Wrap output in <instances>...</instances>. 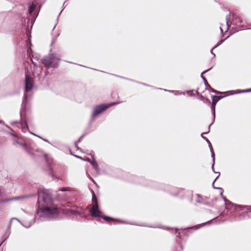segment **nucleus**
Listing matches in <instances>:
<instances>
[{
	"mask_svg": "<svg viewBox=\"0 0 251 251\" xmlns=\"http://www.w3.org/2000/svg\"><path fill=\"white\" fill-rule=\"evenodd\" d=\"M38 207L35 218L40 220H50L56 218L63 210L54 203L51 195L45 190L38 192Z\"/></svg>",
	"mask_w": 251,
	"mask_h": 251,
	"instance_id": "nucleus-1",
	"label": "nucleus"
},
{
	"mask_svg": "<svg viewBox=\"0 0 251 251\" xmlns=\"http://www.w3.org/2000/svg\"><path fill=\"white\" fill-rule=\"evenodd\" d=\"M60 56L54 53H50L42 60V63L47 68H55L60 60Z\"/></svg>",
	"mask_w": 251,
	"mask_h": 251,
	"instance_id": "nucleus-2",
	"label": "nucleus"
},
{
	"mask_svg": "<svg viewBox=\"0 0 251 251\" xmlns=\"http://www.w3.org/2000/svg\"><path fill=\"white\" fill-rule=\"evenodd\" d=\"M27 95V94L24 95V99L23 100L22 104V109L20 112L21 121L20 122V126L21 128L22 131L23 132H26L28 130V128L27 125V119L25 115V106L26 103Z\"/></svg>",
	"mask_w": 251,
	"mask_h": 251,
	"instance_id": "nucleus-3",
	"label": "nucleus"
},
{
	"mask_svg": "<svg viewBox=\"0 0 251 251\" xmlns=\"http://www.w3.org/2000/svg\"><path fill=\"white\" fill-rule=\"evenodd\" d=\"M91 214L93 217H101L103 220L108 222H110L111 221H115L116 220L111 218L109 217L106 216H101V212L100 210L98 203H95L92 206L91 210Z\"/></svg>",
	"mask_w": 251,
	"mask_h": 251,
	"instance_id": "nucleus-4",
	"label": "nucleus"
},
{
	"mask_svg": "<svg viewBox=\"0 0 251 251\" xmlns=\"http://www.w3.org/2000/svg\"><path fill=\"white\" fill-rule=\"evenodd\" d=\"M230 14L226 16V24L227 29L229 28V26L231 25V24H233L239 27H242L244 26L243 21H242L240 17H237L235 15H233L232 20L231 22L230 21Z\"/></svg>",
	"mask_w": 251,
	"mask_h": 251,
	"instance_id": "nucleus-5",
	"label": "nucleus"
},
{
	"mask_svg": "<svg viewBox=\"0 0 251 251\" xmlns=\"http://www.w3.org/2000/svg\"><path fill=\"white\" fill-rule=\"evenodd\" d=\"M116 102H112L110 104H106L103 105H100L96 106L94 109V112L92 115L93 117H95L99 114L102 113L103 111L105 110L106 109L109 108L110 106L117 104Z\"/></svg>",
	"mask_w": 251,
	"mask_h": 251,
	"instance_id": "nucleus-6",
	"label": "nucleus"
},
{
	"mask_svg": "<svg viewBox=\"0 0 251 251\" xmlns=\"http://www.w3.org/2000/svg\"><path fill=\"white\" fill-rule=\"evenodd\" d=\"M80 208H67L65 209L67 213L70 214L71 215H79L81 216L82 213L80 211Z\"/></svg>",
	"mask_w": 251,
	"mask_h": 251,
	"instance_id": "nucleus-7",
	"label": "nucleus"
},
{
	"mask_svg": "<svg viewBox=\"0 0 251 251\" xmlns=\"http://www.w3.org/2000/svg\"><path fill=\"white\" fill-rule=\"evenodd\" d=\"M33 86V79H25V92H28L31 90Z\"/></svg>",
	"mask_w": 251,
	"mask_h": 251,
	"instance_id": "nucleus-8",
	"label": "nucleus"
},
{
	"mask_svg": "<svg viewBox=\"0 0 251 251\" xmlns=\"http://www.w3.org/2000/svg\"><path fill=\"white\" fill-rule=\"evenodd\" d=\"M30 51H31V53H32V51L31 48H30V49H28L27 50L28 55L29 56V58L30 61H31L32 62V64H33V67H34V69H36V70H37L39 72H40V71H41L40 67H38L36 65V63L32 60V58L31 57V54H30Z\"/></svg>",
	"mask_w": 251,
	"mask_h": 251,
	"instance_id": "nucleus-9",
	"label": "nucleus"
},
{
	"mask_svg": "<svg viewBox=\"0 0 251 251\" xmlns=\"http://www.w3.org/2000/svg\"><path fill=\"white\" fill-rule=\"evenodd\" d=\"M34 196H35V195H23V196H19V197H14V198L10 199L9 200H15V201L23 200L25 199L29 198Z\"/></svg>",
	"mask_w": 251,
	"mask_h": 251,
	"instance_id": "nucleus-10",
	"label": "nucleus"
},
{
	"mask_svg": "<svg viewBox=\"0 0 251 251\" xmlns=\"http://www.w3.org/2000/svg\"><path fill=\"white\" fill-rule=\"evenodd\" d=\"M196 196L198 198H200V199H201V200H197L196 201V202L197 203H203V201L207 199V198L206 197H202L201 195L198 194H197Z\"/></svg>",
	"mask_w": 251,
	"mask_h": 251,
	"instance_id": "nucleus-11",
	"label": "nucleus"
},
{
	"mask_svg": "<svg viewBox=\"0 0 251 251\" xmlns=\"http://www.w3.org/2000/svg\"><path fill=\"white\" fill-rule=\"evenodd\" d=\"M91 165L94 167L95 170L98 172L99 171V167L96 161L94 159L91 162H90Z\"/></svg>",
	"mask_w": 251,
	"mask_h": 251,
	"instance_id": "nucleus-12",
	"label": "nucleus"
},
{
	"mask_svg": "<svg viewBox=\"0 0 251 251\" xmlns=\"http://www.w3.org/2000/svg\"><path fill=\"white\" fill-rule=\"evenodd\" d=\"M199 99L202 101H203L204 102L206 103H210V100L207 99V98H205L202 95H200L199 96Z\"/></svg>",
	"mask_w": 251,
	"mask_h": 251,
	"instance_id": "nucleus-13",
	"label": "nucleus"
},
{
	"mask_svg": "<svg viewBox=\"0 0 251 251\" xmlns=\"http://www.w3.org/2000/svg\"><path fill=\"white\" fill-rule=\"evenodd\" d=\"M238 91L236 92H235L233 94H237V93H248V92H251V88L250 89H247L243 90H237Z\"/></svg>",
	"mask_w": 251,
	"mask_h": 251,
	"instance_id": "nucleus-14",
	"label": "nucleus"
},
{
	"mask_svg": "<svg viewBox=\"0 0 251 251\" xmlns=\"http://www.w3.org/2000/svg\"><path fill=\"white\" fill-rule=\"evenodd\" d=\"M205 86V90H209L211 88L210 86V85L208 84V82L207 81V79H203Z\"/></svg>",
	"mask_w": 251,
	"mask_h": 251,
	"instance_id": "nucleus-15",
	"label": "nucleus"
},
{
	"mask_svg": "<svg viewBox=\"0 0 251 251\" xmlns=\"http://www.w3.org/2000/svg\"><path fill=\"white\" fill-rule=\"evenodd\" d=\"M214 163H213V164H212V170H213V171L215 173H217V174H218V176L216 177V178L215 179V180H214V182H213V188H214V189H217V188H216V187H215L214 186V183L215 181L216 180V179H217V178L220 176V173L219 172H215L214 169Z\"/></svg>",
	"mask_w": 251,
	"mask_h": 251,
	"instance_id": "nucleus-16",
	"label": "nucleus"
},
{
	"mask_svg": "<svg viewBox=\"0 0 251 251\" xmlns=\"http://www.w3.org/2000/svg\"><path fill=\"white\" fill-rule=\"evenodd\" d=\"M214 163H213V164H212V170H213V171L215 173H217V174H218V176L216 177V178L215 179V180H214V182H213V188H214V189H217V188H216V187H215L214 186V183L215 181L216 180V179H217V178L220 176V173L219 172H215L214 169Z\"/></svg>",
	"mask_w": 251,
	"mask_h": 251,
	"instance_id": "nucleus-17",
	"label": "nucleus"
},
{
	"mask_svg": "<svg viewBox=\"0 0 251 251\" xmlns=\"http://www.w3.org/2000/svg\"><path fill=\"white\" fill-rule=\"evenodd\" d=\"M19 139H18V140L17 141V143L18 144H20L21 145L23 146L24 148V149L27 151L29 153H30V152H29V151H28L27 150V146H26V145L24 143H21L20 141H19Z\"/></svg>",
	"mask_w": 251,
	"mask_h": 251,
	"instance_id": "nucleus-18",
	"label": "nucleus"
},
{
	"mask_svg": "<svg viewBox=\"0 0 251 251\" xmlns=\"http://www.w3.org/2000/svg\"><path fill=\"white\" fill-rule=\"evenodd\" d=\"M215 106L216 105L214 104H211V109L213 113V115L214 116V118L215 117Z\"/></svg>",
	"mask_w": 251,
	"mask_h": 251,
	"instance_id": "nucleus-19",
	"label": "nucleus"
},
{
	"mask_svg": "<svg viewBox=\"0 0 251 251\" xmlns=\"http://www.w3.org/2000/svg\"><path fill=\"white\" fill-rule=\"evenodd\" d=\"M35 7H36V6L34 4H31L29 7V12L30 13H32L34 11Z\"/></svg>",
	"mask_w": 251,
	"mask_h": 251,
	"instance_id": "nucleus-20",
	"label": "nucleus"
},
{
	"mask_svg": "<svg viewBox=\"0 0 251 251\" xmlns=\"http://www.w3.org/2000/svg\"><path fill=\"white\" fill-rule=\"evenodd\" d=\"M32 223H33L32 222H30L29 223H26L24 221V224H23V225L26 228H28V227H29L31 226Z\"/></svg>",
	"mask_w": 251,
	"mask_h": 251,
	"instance_id": "nucleus-21",
	"label": "nucleus"
},
{
	"mask_svg": "<svg viewBox=\"0 0 251 251\" xmlns=\"http://www.w3.org/2000/svg\"><path fill=\"white\" fill-rule=\"evenodd\" d=\"M32 57L34 58V59H36L37 60H38L39 58H40V56L39 54H32Z\"/></svg>",
	"mask_w": 251,
	"mask_h": 251,
	"instance_id": "nucleus-22",
	"label": "nucleus"
},
{
	"mask_svg": "<svg viewBox=\"0 0 251 251\" xmlns=\"http://www.w3.org/2000/svg\"><path fill=\"white\" fill-rule=\"evenodd\" d=\"M212 103L216 105V103L218 101V100H217V99H215V98L213 96L212 97Z\"/></svg>",
	"mask_w": 251,
	"mask_h": 251,
	"instance_id": "nucleus-23",
	"label": "nucleus"
},
{
	"mask_svg": "<svg viewBox=\"0 0 251 251\" xmlns=\"http://www.w3.org/2000/svg\"><path fill=\"white\" fill-rule=\"evenodd\" d=\"M92 201L93 202H95V203H96V202L97 203L96 197L94 193H93V195L92 196Z\"/></svg>",
	"mask_w": 251,
	"mask_h": 251,
	"instance_id": "nucleus-24",
	"label": "nucleus"
},
{
	"mask_svg": "<svg viewBox=\"0 0 251 251\" xmlns=\"http://www.w3.org/2000/svg\"><path fill=\"white\" fill-rule=\"evenodd\" d=\"M211 156L213 159V163H215V154H214V151H212V152H211Z\"/></svg>",
	"mask_w": 251,
	"mask_h": 251,
	"instance_id": "nucleus-25",
	"label": "nucleus"
},
{
	"mask_svg": "<svg viewBox=\"0 0 251 251\" xmlns=\"http://www.w3.org/2000/svg\"><path fill=\"white\" fill-rule=\"evenodd\" d=\"M68 191V190H67L66 188H61L60 189H59L57 192H58V194L59 195V193L60 192H65V191Z\"/></svg>",
	"mask_w": 251,
	"mask_h": 251,
	"instance_id": "nucleus-26",
	"label": "nucleus"
},
{
	"mask_svg": "<svg viewBox=\"0 0 251 251\" xmlns=\"http://www.w3.org/2000/svg\"><path fill=\"white\" fill-rule=\"evenodd\" d=\"M211 69V68L205 71H204L203 72L201 75V78H205L204 76H203V74H205L206 72L208 71L209 70H210Z\"/></svg>",
	"mask_w": 251,
	"mask_h": 251,
	"instance_id": "nucleus-27",
	"label": "nucleus"
},
{
	"mask_svg": "<svg viewBox=\"0 0 251 251\" xmlns=\"http://www.w3.org/2000/svg\"><path fill=\"white\" fill-rule=\"evenodd\" d=\"M210 89V91H211V92H213V93H216V94H219V93H220V92L217 91V90H215V89H213L212 88H211Z\"/></svg>",
	"mask_w": 251,
	"mask_h": 251,
	"instance_id": "nucleus-28",
	"label": "nucleus"
},
{
	"mask_svg": "<svg viewBox=\"0 0 251 251\" xmlns=\"http://www.w3.org/2000/svg\"><path fill=\"white\" fill-rule=\"evenodd\" d=\"M26 79H27V78H32V75H30V74L29 73L28 75H25V78Z\"/></svg>",
	"mask_w": 251,
	"mask_h": 251,
	"instance_id": "nucleus-29",
	"label": "nucleus"
},
{
	"mask_svg": "<svg viewBox=\"0 0 251 251\" xmlns=\"http://www.w3.org/2000/svg\"><path fill=\"white\" fill-rule=\"evenodd\" d=\"M215 99H217V100L219 101V100H220L221 99L223 98V97L222 96H213Z\"/></svg>",
	"mask_w": 251,
	"mask_h": 251,
	"instance_id": "nucleus-30",
	"label": "nucleus"
},
{
	"mask_svg": "<svg viewBox=\"0 0 251 251\" xmlns=\"http://www.w3.org/2000/svg\"><path fill=\"white\" fill-rule=\"evenodd\" d=\"M222 43V41H221V43H220L218 44L217 46H216L214 48H213L212 49V50H211V53H212V54H213L214 55V56H215V54L213 53V50L215 48H216V47H217L218 46H219V45H220Z\"/></svg>",
	"mask_w": 251,
	"mask_h": 251,
	"instance_id": "nucleus-31",
	"label": "nucleus"
},
{
	"mask_svg": "<svg viewBox=\"0 0 251 251\" xmlns=\"http://www.w3.org/2000/svg\"><path fill=\"white\" fill-rule=\"evenodd\" d=\"M31 73H32V75L33 77H36L38 76V74L36 75V73L35 72H32V70H31Z\"/></svg>",
	"mask_w": 251,
	"mask_h": 251,
	"instance_id": "nucleus-32",
	"label": "nucleus"
},
{
	"mask_svg": "<svg viewBox=\"0 0 251 251\" xmlns=\"http://www.w3.org/2000/svg\"><path fill=\"white\" fill-rule=\"evenodd\" d=\"M76 157H77V158H80V159H82V160H85V161H86L90 162V159H89V158H86V159H83L82 157H79V156H76Z\"/></svg>",
	"mask_w": 251,
	"mask_h": 251,
	"instance_id": "nucleus-33",
	"label": "nucleus"
},
{
	"mask_svg": "<svg viewBox=\"0 0 251 251\" xmlns=\"http://www.w3.org/2000/svg\"><path fill=\"white\" fill-rule=\"evenodd\" d=\"M245 207L248 210H249L250 212H251V206H246Z\"/></svg>",
	"mask_w": 251,
	"mask_h": 251,
	"instance_id": "nucleus-34",
	"label": "nucleus"
},
{
	"mask_svg": "<svg viewBox=\"0 0 251 251\" xmlns=\"http://www.w3.org/2000/svg\"><path fill=\"white\" fill-rule=\"evenodd\" d=\"M209 148H210V151H211V152H212V151H214V150L213 149V148H212L211 144L209 145Z\"/></svg>",
	"mask_w": 251,
	"mask_h": 251,
	"instance_id": "nucleus-35",
	"label": "nucleus"
},
{
	"mask_svg": "<svg viewBox=\"0 0 251 251\" xmlns=\"http://www.w3.org/2000/svg\"><path fill=\"white\" fill-rule=\"evenodd\" d=\"M204 139L205 140L206 142L208 144V145L211 144L210 142L209 141V140L207 138H204Z\"/></svg>",
	"mask_w": 251,
	"mask_h": 251,
	"instance_id": "nucleus-36",
	"label": "nucleus"
},
{
	"mask_svg": "<svg viewBox=\"0 0 251 251\" xmlns=\"http://www.w3.org/2000/svg\"><path fill=\"white\" fill-rule=\"evenodd\" d=\"M82 138V136H81V137H80L79 138V139H78L77 142H80L81 141V140Z\"/></svg>",
	"mask_w": 251,
	"mask_h": 251,
	"instance_id": "nucleus-37",
	"label": "nucleus"
},
{
	"mask_svg": "<svg viewBox=\"0 0 251 251\" xmlns=\"http://www.w3.org/2000/svg\"><path fill=\"white\" fill-rule=\"evenodd\" d=\"M75 148H76V150H80V149L78 147H77V146H76V143H75Z\"/></svg>",
	"mask_w": 251,
	"mask_h": 251,
	"instance_id": "nucleus-38",
	"label": "nucleus"
},
{
	"mask_svg": "<svg viewBox=\"0 0 251 251\" xmlns=\"http://www.w3.org/2000/svg\"><path fill=\"white\" fill-rule=\"evenodd\" d=\"M223 199H224L225 201L226 202H226H229V201L228 200H226V198L223 197Z\"/></svg>",
	"mask_w": 251,
	"mask_h": 251,
	"instance_id": "nucleus-39",
	"label": "nucleus"
},
{
	"mask_svg": "<svg viewBox=\"0 0 251 251\" xmlns=\"http://www.w3.org/2000/svg\"><path fill=\"white\" fill-rule=\"evenodd\" d=\"M206 133H202V134H201V137H202L203 139H204V138H205V137L203 136V134H206Z\"/></svg>",
	"mask_w": 251,
	"mask_h": 251,
	"instance_id": "nucleus-40",
	"label": "nucleus"
},
{
	"mask_svg": "<svg viewBox=\"0 0 251 251\" xmlns=\"http://www.w3.org/2000/svg\"><path fill=\"white\" fill-rule=\"evenodd\" d=\"M220 30H221V32L223 33V29L221 27H220Z\"/></svg>",
	"mask_w": 251,
	"mask_h": 251,
	"instance_id": "nucleus-41",
	"label": "nucleus"
},
{
	"mask_svg": "<svg viewBox=\"0 0 251 251\" xmlns=\"http://www.w3.org/2000/svg\"><path fill=\"white\" fill-rule=\"evenodd\" d=\"M31 68H32V66H31V65H30V69H31Z\"/></svg>",
	"mask_w": 251,
	"mask_h": 251,
	"instance_id": "nucleus-42",
	"label": "nucleus"
},
{
	"mask_svg": "<svg viewBox=\"0 0 251 251\" xmlns=\"http://www.w3.org/2000/svg\"><path fill=\"white\" fill-rule=\"evenodd\" d=\"M45 157L46 159H47V155H45Z\"/></svg>",
	"mask_w": 251,
	"mask_h": 251,
	"instance_id": "nucleus-43",
	"label": "nucleus"
},
{
	"mask_svg": "<svg viewBox=\"0 0 251 251\" xmlns=\"http://www.w3.org/2000/svg\"><path fill=\"white\" fill-rule=\"evenodd\" d=\"M27 71H29V68H28V67H27Z\"/></svg>",
	"mask_w": 251,
	"mask_h": 251,
	"instance_id": "nucleus-44",
	"label": "nucleus"
},
{
	"mask_svg": "<svg viewBox=\"0 0 251 251\" xmlns=\"http://www.w3.org/2000/svg\"><path fill=\"white\" fill-rule=\"evenodd\" d=\"M33 135L36 136V134H35L34 133H33Z\"/></svg>",
	"mask_w": 251,
	"mask_h": 251,
	"instance_id": "nucleus-45",
	"label": "nucleus"
},
{
	"mask_svg": "<svg viewBox=\"0 0 251 251\" xmlns=\"http://www.w3.org/2000/svg\"><path fill=\"white\" fill-rule=\"evenodd\" d=\"M33 135L36 136V134H35L34 133H33Z\"/></svg>",
	"mask_w": 251,
	"mask_h": 251,
	"instance_id": "nucleus-46",
	"label": "nucleus"
},
{
	"mask_svg": "<svg viewBox=\"0 0 251 251\" xmlns=\"http://www.w3.org/2000/svg\"><path fill=\"white\" fill-rule=\"evenodd\" d=\"M33 135L36 136V134H35L34 133H33Z\"/></svg>",
	"mask_w": 251,
	"mask_h": 251,
	"instance_id": "nucleus-47",
	"label": "nucleus"
}]
</instances>
